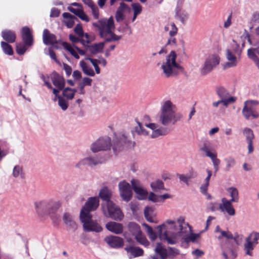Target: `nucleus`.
Here are the masks:
<instances>
[{
  "instance_id": "7",
  "label": "nucleus",
  "mask_w": 259,
  "mask_h": 259,
  "mask_svg": "<svg viewBox=\"0 0 259 259\" xmlns=\"http://www.w3.org/2000/svg\"><path fill=\"white\" fill-rule=\"evenodd\" d=\"M93 25L98 28L100 35L102 38H106L115 27L112 17L108 19H101L98 23H93Z\"/></svg>"
},
{
  "instance_id": "11",
  "label": "nucleus",
  "mask_w": 259,
  "mask_h": 259,
  "mask_svg": "<svg viewBox=\"0 0 259 259\" xmlns=\"http://www.w3.org/2000/svg\"><path fill=\"white\" fill-rule=\"evenodd\" d=\"M99 205V199L97 197H90L82 207L80 214L83 212L84 216H92L90 212L96 210Z\"/></svg>"
},
{
  "instance_id": "41",
  "label": "nucleus",
  "mask_w": 259,
  "mask_h": 259,
  "mask_svg": "<svg viewBox=\"0 0 259 259\" xmlns=\"http://www.w3.org/2000/svg\"><path fill=\"white\" fill-rule=\"evenodd\" d=\"M135 238L139 244L145 247L148 246L150 244L149 242L146 237L142 234V232L135 237Z\"/></svg>"
},
{
  "instance_id": "25",
  "label": "nucleus",
  "mask_w": 259,
  "mask_h": 259,
  "mask_svg": "<svg viewBox=\"0 0 259 259\" xmlns=\"http://www.w3.org/2000/svg\"><path fill=\"white\" fill-rule=\"evenodd\" d=\"M243 134L245 136L246 140L247 142L248 153L250 154L252 153L253 150L252 140L254 136L253 131L251 128L245 127L243 130Z\"/></svg>"
},
{
  "instance_id": "14",
  "label": "nucleus",
  "mask_w": 259,
  "mask_h": 259,
  "mask_svg": "<svg viewBox=\"0 0 259 259\" xmlns=\"http://www.w3.org/2000/svg\"><path fill=\"white\" fill-rule=\"evenodd\" d=\"M132 187L137 195V198L139 200H145L148 197V192L141 185L140 181L136 179H133L131 181Z\"/></svg>"
},
{
  "instance_id": "36",
  "label": "nucleus",
  "mask_w": 259,
  "mask_h": 259,
  "mask_svg": "<svg viewBox=\"0 0 259 259\" xmlns=\"http://www.w3.org/2000/svg\"><path fill=\"white\" fill-rule=\"evenodd\" d=\"M155 252L159 255L161 259H166L168 256L167 249L162 247L161 243H157Z\"/></svg>"
},
{
  "instance_id": "28",
  "label": "nucleus",
  "mask_w": 259,
  "mask_h": 259,
  "mask_svg": "<svg viewBox=\"0 0 259 259\" xmlns=\"http://www.w3.org/2000/svg\"><path fill=\"white\" fill-rule=\"evenodd\" d=\"M200 150L204 152L205 153V156L207 157H209L214 154L212 152L213 150L212 144L208 140H205L203 141Z\"/></svg>"
},
{
  "instance_id": "30",
  "label": "nucleus",
  "mask_w": 259,
  "mask_h": 259,
  "mask_svg": "<svg viewBox=\"0 0 259 259\" xmlns=\"http://www.w3.org/2000/svg\"><path fill=\"white\" fill-rule=\"evenodd\" d=\"M105 42H101L98 44H95L92 45L87 46V51L91 54L95 55L101 52L105 46Z\"/></svg>"
},
{
  "instance_id": "60",
  "label": "nucleus",
  "mask_w": 259,
  "mask_h": 259,
  "mask_svg": "<svg viewBox=\"0 0 259 259\" xmlns=\"http://www.w3.org/2000/svg\"><path fill=\"white\" fill-rule=\"evenodd\" d=\"M171 30L169 32L170 36L173 37L177 34L178 32V28L175 24L172 22L170 24Z\"/></svg>"
},
{
  "instance_id": "45",
  "label": "nucleus",
  "mask_w": 259,
  "mask_h": 259,
  "mask_svg": "<svg viewBox=\"0 0 259 259\" xmlns=\"http://www.w3.org/2000/svg\"><path fill=\"white\" fill-rule=\"evenodd\" d=\"M1 47L4 52L8 55H12L13 54V51L12 47L7 42L5 41L1 42Z\"/></svg>"
},
{
  "instance_id": "10",
  "label": "nucleus",
  "mask_w": 259,
  "mask_h": 259,
  "mask_svg": "<svg viewBox=\"0 0 259 259\" xmlns=\"http://www.w3.org/2000/svg\"><path fill=\"white\" fill-rule=\"evenodd\" d=\"M111 146V139L109 137H101L92 143L91 150L94 153L110 150Z\"/></svg>"
},
{
  "instance_id": "22",
  "label": "nucleus",
  "mask_w": 259,
  "mask_h": 259,
  "mask_svg": "<svg viewBox=\"0 0 259 259\" xmlns=\"http://www.w3.org/2000/svg\"><path fill=\"white\" fill-rule=\"evenodd\" d=\"M226 58L229 62H226L223 66L224 69H226L229 68L234 67L237 66L238 63V59L235 56L232 51L227 49L226 51Z\"/></svg>"
},
{
  "instance_id": "55",
  "label": "nucleus",
  "mask_w": 259,
  "mask_h": 259,
  "mask_svg": "<svg viewBox=\"0 0 259 259\" xmlns=\"http://www.w3.org/2000/svg\"><path fill=\"white\" fill-rule=\"evenodd\" d=\"M134 13L137 15L140 14L142 12V7L139 3H133L132 5Z\"/></svg>"
},
{
  "instance_id": "49",
  "label": "nucleus",
  "mask_w": 259,
  "mask_h": 259,
  "mask_svg": "<svg viewBox=\"0 0 259 259\" xmlns=\"http://www.w3.org/2000/svg\"><path fill=\"white\" fill-rule=\"evenodd\" d=\"M108 35H110V36L109 37H106V38H105V43L112 41L119 40L122 38V36L121 35H116L114 33L112 32V31Z\"/></svg>"
},
{
  "instance_id": "51",
  "label": "nucleus",
  "mask_w": 259,
  "mask_h": 259,
  "mask_svg": "<svg viewBox=\"0 0 259 259\" xmlns=\"http://www.w3.org/2000/svg\"><path fill=\"white\" fill-rule=\"evenodd\" d=\"M74 32L79 37H82L83 35H84L82 26L80 24H78L75 26L74 28Z\"/></svg>"
},
{
  "instance_id": "52",
  "label": "nucleus",
  "mask_w": 259,
  "mask_h": 259,
  "mask_svg": "<svg viewBox=\"0 0 259 259\" xmlns=\"http://www.w3.org/2000/svg\"><path fill=\"white\" fill-rule=\"evenodd\" d=\"M26 51L25 46L21 44L16 45V52L20 55H23Z\"/></svg>"
},
{
  "instance_id": "20",
  "label": "nucleus",
  "mask_w": 259,
  "mask_h": 259,
  "mask_svg": "<svg viewBox=\"0 0 259 259\" xmlns=\"http://www.w3.org/2000/svg\"><path fill=\"white\" fill-rule=\"evenodd\" d=\"M124 249L128 253L129 259L142 256L144 255V250L142 248L133 245L126 246Z\"/></svg>"
},
{
  "instance_id": "32",
  "label": "nucleus",
  "mask_w": 259,
  "mask_h": 259,
  "mask_svg": "<svg viewBox=\"0 0 259 259\" xmlns=\"http://www.w3.org/2000/svg\"><path fill=\"white\" fill-rule=\"evenodd\" d=\"M224 237L228 240L225 242V245L228 244L230 245V240H233L235 242L237 243V237L234 236L232 233L229 231H221V234L218 236V240H220L222 239V238Z\"/></svg>"
},
{
  "instance_id": "6",
  "label": "nucleus",
  "mask_w": 259,
  "mask_h": 259,
  "mask_svg": "<svg viewBox=\"0 0 259 259\" xmlns=\"http://www.w3.org/2000/svg\"><path fill=\"white\" fill-rule=\"evenodd\" d=\"M103 211L106 218H111L115 221H120L124 217L120 208L113 202H110L105 206H103Z\"/></svg>"
},
{
  "instance_id": "9",
  "label": "nucleus",
  "mask_w": 259,
  "mask_h": 259,
  "mask_svg": "<svg viewBox=\"0 0 259 259\" xmlns=\"http://www.w3.org/2000/svg\"><path fill=\"white\" fill-rule=\"evenodd\" d=\"M104 161V159L100 154H94L79 161L76 164L75 167L79 169L86 165L92 167L101 164Z\"/></svg>"
},
{
  "instance_id": "56",
  "label": "nucleus",
  "mask_w": 259,
  "mask_h": 259,
  "mask_svg": "<svg viewBox=\"0 0 259 259\" xmlns=\"http://www.w3.org/2000/svg\"><path fill=\"white\" fill-rule=\"evenodd\" d=\"M236 98L234 97H230L228 98L221 99V103L227 107L230 103H233L236 101Z\"/></svg>"
},
{
  "instance_id": "1",
  "label": "nucleus",
  "mask_w": 259,
  "mask_h": 259,
  "mask_svg": "<svg viewBox=\"0 0 259 259\" xmlns=\"http://www.w3.org/2000/svg\"><path fill=\"white\" fill-rule=\"evenodd\" d=\"M61 204L59 201L53 199L42 200L35 202L34 206L36 213L40 217L49 215L54 221L58 218L57 215L54 217L60 207Z\"/></svg>"
},
{
  "instance_id": "15",
  "label": "nucleus",
  "mask_w": 259,
  "mask_h": 259,
  "mask_svg": "<svg viewBox=\"0 0 259 259\" xmlns=\"http://www.w3.org/2000/svg\"><path fill=\"white\" fill-rule=\"evenodd\" d=\"M219 64V60L216 57L212 56L207 58L204 62L203 66L201 69V74L202 75L207 74Z\"/></svg>"
},
{
  "instance_id": "46",
  "label": "nucleus",
  "mask_w": 259,
  "mask_h": 259,
  "mask_svg": "<svg viewBox=\"0 0 259 259\" xmlns=\"http://www.w3.org/2000/svg\"><path fill=\"white\" fill-rule=\"evenodd\" d=\"M144 226L146 229V232L150 239L152 241L155 240L157 238V234L153 231L152 228L146 224H144Z\"/></svg>"
},
{
  "instance_id": "29",
  "label": "nucleus",
  "mask_w": 259,
  "mask_h": 259,
  "mask_svg": "<svg viewBox=\"0 0 259 259\" xmlns=\"http://www.w3.org/2000/svg\"><path fill=\"white\" fill-rule=\"evenodd\" d=\"M99 195L101 199L106 202V205L109 204L110 202H112L110 200L112 196V191L107 187H104L102 188L100 191Z\"/></svg>"
},
{
  "instance_id": "50",
  "label": "nucleus",
  "mask_w": 259,
  "mask_h": 259,
  "mask_svg": "<svg viewBox=\"0 0 259 259\" xmlns=\"http://www.w3.org/2000/svg\"><path fill=\"white\" fill-rule=\"evenodd\" d=\"M85 59L90 61V62L92 63V65L94 67L95 71L97 74H99L100 73V69L98 66L99 63L97 59H93L90 57H86Z\"/></svg>"
},
{
  "instance_id": "17",
  "label": "nucleus",
  "mask_w": 259,
  "mask_h": 259,
  "mask_svg": "<svg viewBox=\"0 0 259 259\" xmlns=\"http://www.w3.org/2000/svg\"><path fill=\"white\" fill-rule=\"evenodd\" d=\"M157 230V233L160 240H165L168 244H175L176 243V241L172 238L168 237L167 233V226L165 224H163L161 225L157 226L156 227Z\"/></svg>"
},
{
  "instance_id": "40",
  "label": "nucleus",
  "mask_w": 259,
  "mask_h": 259,
  "mask_svg": "<svg viewBox=\"0 0 259 259\" xmlns=\"http://www.w3.org/2000/svg\"><path fill=\"white\" fill-rule=\"evenodd\" d=\"M216 92L221 99H226L231 97L228 91L223 87H218Z\"/></svg>"
},
{
  "instance_id": "53",
  "label": "nucleus",
  "mask_w": 259,
  "mask_h": 259,
  "mask_svg": "<svg viewBox=\"0 0 259 259\" xmlns=\"http://www.w3.org/2000/svg\"><path fill=\"white\" fill-rule=\"evenodd\" d=\"M22 172V168L19 165L14 166L13 171V176L15 178H17L19 176L21 175Z\"/></svg>"
},
{
  "instance_id": "8",
  "label": "nucleus",
  "mask_w": 259,
  "mask_h": 259,
  "mask_svg": "<svg viewBox=\"0 0 259 259\" xmlns=\"http://www.w3.org/2000/svg\"><path fill=\"white\" fill-rule=\"evenodd\" d=\"M83 212L80 214V221L83 223V227L88 232H100L102 231V227L96 221L92 220V216H84Z\"/></svg>"
},
{
  "instance_id": "37",
  "label": "nucleus",
  "mask_w": 259,
  "mask_h": 259,
  "mask_svg": "<svg viewBox=\"0 0 259 259\" xmlns=\"http://www.w3.org/2000/svg\"><path fill=\"white\" fill-rule=\"evenodd\" d=\"M63 220L64 223L70 228L76 229L77 225L72 219V216L68 213H65L63 215Z\"/></svg>"
},
{
  "instance_id": "24",
  "label": "nucleus",
  "mask_w": 259,
  "mask_h": 259,
  "mask_svg": "<svg viewBox=\"0 0 259 259\" xmlns=\"http://www.w3.org/2000/svg\"><path fill=\"white\" fill-rule=\"evenodd\" d=\"M105 227L109 231L117 235L121 234L123 231L122 224L115 222L107 223Z\"/></svg>"
},
{
  "instance_id": "33",
  "label": "nucleus",
  "mask_w": 259,
  "mask_h": 259,
  "mask_svg": "<svg viewBox=\"0 0 259 259\" xmlns=\"http://www.w3.org/2000/svg\"><path fill=\"white\" fill-rule=\"evenodd\" d=\"M175 18L179 19L184 24L188 18V14L184 10L181 11L180 7H178L175 9Z\"/></svg>"
},
{
  "instance_id": "26",
  "label": "nucleus",
  "mask_w": 259,
  "mask_h": 259,
  "mask_svg": "<svg viewBox=\"0 0 259 259\" xmlns=\"http://www.w3.org/2000/svg\"><path fill=\"white\" fill-rule=\"evenodd\" d=\"M247 40L252 46V48L249 49L247 51V55L249 58H252L253 56H256V54L259 55V41H255L252 40L249 35H247Z\"/></svg>"
},
{
  "instance_id": "23",
  "label": "nucleus",
  "mask_w": 259,
  "mask_h": 259,
  "mask_svg": "<svg viewBox=\"0 0 259 259\" xmlns=\"http://www.w3.org/2000/svg\"><path fill=\"white\" fill-rule=\"evenodd\" d=\"M51 79L53 84L60 90H63L65 85V80L64 77L60 75L57 72L54 71L52 73Z\"/></svg>"
},
{
  "instance_id": "61",
  "label": "nucleus",
  "mask_w": 259,
  "mask_h": 259,
  "mask_svg": "<svg viewBox=\"0 0 259 259\" xmlns=\"http://www.w3.org/2000/svg\"><path fill=\"white\" fill-rule=\"evenodd\" d=\"M148 199L153 202H157L160 201L159 196L156 195L153 192H150Z\"/></svg>"
},
{
  "instance_id": "35",
  "label": "nucleus",
  "mask_w": 259,
  "mask_h": 259,
  "mask_svg": "<svg viewBox=\"0 0 259 259\" xmlns=\"http://www.w3.org/2000/svg\"><path fill=\"white\" fill-rule=\"evenodd\" d=\"M127 228L132 235L136 237L142 232L140 226L135 223L130 222L127 225Z\"/></svg>"
},
{
  "instance_id": "64",
  "label": "nucleus",
  "mask_w": 259,
  "mask_h": 259,
  "mask_svg": "<svg viewBox=\"0 0 259 259\" xmlns=\"http://www.w3.org/2000/svg\"><path fill=\"white\" fill-rule=\"evenodd\" d=\"M198 236V234L192 233L189 237H188L185 238V241L187 242H188L189 241L194 242H195L196 240L197 239Z\"/></svg>"
},
{
  "instance_id": "42",
  "label": "nucleus",
  "mask_w": 259,
  "mask_h": 259,
  "mask_svg": "<svg viewBox=\"0 0 259 259\" xmlns=\"http://www.w3.org/2000/svg\"><path fill=\"white\" fill-rule=\"evenodd\" d=\"M138 126L135 127L134 131L132 132L133 136H134V132L136 133L139 135L147 136L149 133L143 127L141 123L138 121Z\"/></svg>"
},
{
  "instance_id": "12",
  "label": "nucleus",
  "mask_w": 259,
  "mask_h": 259,
  "mask_svg": "<svg viewBox=\"0 0 259 259\" xmlns=\"http://www.w3.org/2000/svg\"><path fill=\"white\" fill-rule=\"evenodd\" d=\"M118 188L120 196L122 200L125 202L130 201L133 195L132 187H131L129 183L123 181L119 183Z\"/></svg>"
},
{
  "instance_id": "57",
  "label": "nucleus",
  "mask_w": 259,
  "mask_h": 259,
  "mask_svg": "<svg viewBox=\"0 0 259 259\" xmlns=\"http://www.w3.org/2000/svg\"><path fill=\"white\" fill-rule=\"evenodd\" d=\"M40 78L44 81V84L49 88L52 89V86L49 81V76H45L43 74H40Z\"/></svg>"
},
{
  "instance_id": "16",
  "label": "nucleus",
  "mask_w": 259,
  "mask_h": 259,
  "mask_svg": "<svg viewBox=\"0 0 259 259\" xmlns=\"http://www.w3.org/2000/svg\"><path fill=\"white\" fill-rule=\"evenodd\" d=\"M104 241L111 248L118 249L124 245L123 239L117 236L109 235L105 237Z\"/></svg>"
},
{
  "instance_id": "47",
  "label": "nucleus",
  "mask_w": 259,
  "mask_h": 259,
  "mask_svg": "<svg viewBox=\"0 0 259 259\" xmlns=\"http://www.w3.org/2000/svg\"><path fill=\"white\" fill-rule=\"evenodd\" d=\"M224 161L226 163L225 170L228 171L230 168L234 166L236 164V161L234 158L232 157H228L224 159Z\"/></svg>"
},
{
  "instance_id": "59",
  "label": "nucleus",
  "mask_w": 259,
  "mask_h": 259,
  "mask_svg": "<svg viewBox=\"0 0 259 259\" xmlns=\"http://www.w3.org/2000/svg\"><path fill=\"white\" fill-rule=\"evenodd\" d=\"M239 201V198H231L230 199L227 200L225 198H223L222 199V202L225 203L226 204L229 205H232V203L233 202H238Z\"/></svg>"
},
{
  "instance_id": "39",
  "label": "nucleus",
  "mask_w": 259,
  "mask_h": 259,
  "mask_svg": "<svg viewBox=\"0 0 259 259\" xmlns=\"http://www.w3.org/2000/svg\"><path fill=\"white\" fill-rule=\"evenodd\" d=\"M79 65L82 70V71L85 74L90 76H95V74L93 69L91 67L88 66L86 63L84 61H80L79 62Z\"/></svg>"
},
{
  "instance_id": "19",
  "label": "nucleus",
  "mask_w": 259,
  "mask_h": 259,
  "mask_svg": "<svg viewBox=\"0 0 259 259\" xmlns=\"http://www.w3.org/2000/svg\"><path fill=\"white\" fill-rule=\"evenodd\" d=\"M145 125L153 131L151 135L152 138H155L160 136H165L168 133L166 128L162 127L158 128V125L156 123H151L146 124Z\"/></svg>"
},
{
  "instance_id": "4",
  "label": "nucleus",
  "mask_w": 259,
  "mask_h": 259,
  "mask_svg": "<svg viewBox=\"0 0 259 259\" xmlns=\"http://www.w3.org/2000/svg\"><path fill=\"white\" fill-rule=\"evenodd\" d=\"M135 142L132 141L124 134L115 135L112 142V149L115 154L124 149L133 148Z\"/></svg>"
},
{
  "instance_id": "3",
  "label": "nucleus",
  "mask_w": 259,
  "mask_h": 259,
  "mask_svg": "<svg viewBox=\"0 0 259 259\" xmlns=\"http://www.w3.org/2000/svg\"><path fill=\"white\" fill-rule=\"evenodd\" d=\"M177 55L175 51H172L166 56V61L163 62L161 68L166 77L176 76L179 70H182L183 67L176 62Z\"/></svg>"
},
{
  "instance_id": "58",
  "label": "nucleus",
  "mask_w": 259,
  "mask_h": 259,
  "mask_svg": "<svg viewBox=\"0 0 259 259\" xmlns=\"http://www.w3.org/2000/svg\"><path fill=\"white\" fill-rule=\"evenodd\" d=\"M233 41L234 43V45H232L233 50L232 52H234L236 55L240 56L241 53V51L239 49L240 46L234 40H233Z\"/></svg>"
},
{
  "instance_id": "21",
  "label": "nucleus",
  "mask_w": 259,
  "mask_h": 259,
  "mask_svg": "<svg viewBox=\"0 0 259 259\" xmlns=\"http://www.w3.org/2000/svg\"><path fill=\"white\" fill-rule=\"evenodd\" d=\"M21 37L25 45L30 46L33 45L32 35L29 27L25 26L22 28Z\"/></svg>"
},
{
  "instance_id": "48",
  "label": "nucleus",
  "mask_w": 259,
  "mask_h": 259,
  "mask_svg": "<svg viewBox=\"0 0 259 259\" xmlns=\"http://www.w3.org/2000/svg\"><path fill=\"white\" fill-rule=\"evenodd\" d=\"M227 193L231 198H239V192L238 189L234 187L228 188L226 189Z\"/></svg>"
},
{
  "instance_id": "18",
  "label": "nucleus",
  "mask_w": 259,
  "mask_h": 259,
  "mask_svg": "<svg viewBox=\"0 0 259 259\" xmlns=\"http://www.w3.org/2000/svg\"><path fill=\"white\" fill-rule=\"evenodd\" d=\"M248 101L244 102V107L242 109V114L246 119H249L251 117L252 118H257L259 114L256 111L255 108L252 105L247 104Z\"/></svg>"
},
{
  "instance_id": "5",
  "label": "nucleus",
  "mask_w": 259,
  "mask_h": 259,
  "mask_svg": "<svg viewBox=\"0 0 259 259\" xmlns=\"http://www.w3.org/2000/svg\"><path fill=\"white\" fill-rule=\"evenodd\" d=\"M258 243L259 232L252 231L246 237L243 244L245 255L252 257L253 255V250Z\"/></svg>"
},
{
  "instance_id": "63",
  "label": "nucleus",
  "mask_w": 259,
  "mask_h": 259,
  "mask_svg": "<svg viewBox=\"0 0 259 259\" xmlns=\"http://www.w3.org/2000/svg\"><path fill=\"white\" fill-rule=\"evenodd\" d=\"M92 12V14L94 18L97 19L99 18V13L98 7L95 5L93 7L91 8Z\"/></svg>"
},
{
  "instance_id": "13",
  "label": "nucleus",
  "mask_w": 259,
  "mask_h": 259,
  "mask_svg": "<svg viewBox=\"0 0 259 259\" xmlns=\"http://www.w3.org/2000/svg\"><path fill=\"white\" fill-rule=\"evenodd\" d=\"M178 226H174L175 234L176 235L183 237L188 234V228L191 230V227L188 223L185 222V219L183 217H179L177 220Z\"/></svg>"
},
{
  "instance_id": "31",
  "label": "nucleus",
  "mask_w": 259,
  "mask_h": 259,
  "mask_svg": "<svg viewBox=\"0 0 259 259\" xmlns=\"http://www.w3.org/2000/svg\"><path fill=\"white\" fill-rule=\"evenodd\" d=\"M2 36L4 40L9 43H13L16 40L15 32L10 30H4L2 32Z\"/></svg>"
},
{
  "instance_id": "2",
  "label": "nucleus",
  "mask_w": 259,
  "mask_h": 259,
  "mask_svg": "<svg viewBox=\"0 0 259 259\" xmlns=\"http://www.w3.org/2000/svg\"><path fill=\"white\" fill-rule=\"evenodd\" d=\"M174 106L169 100L166 101L162 105L159 122L163 126H167L170 123L175 124L182 118L181 114L175 113L173 110Z\"/></svg>"
},
{
  "instance_id": "43",
  "label": "nucleus",
  "mask_w": 259,
  "mask_h": 259,
  "mask_svg": "<svg viewBox=\"0 0 259 259\" xmlns=\"http://www.w3.org/2000/svg\"><path fill=\"white\" fill-rule=\"evenodd\" d=\"M58 105L63 111H66L69 106L68 100L62 96H59L58 99Z\"/></svg>"
},
{
  "instance_id": "27",
  "label": "nucleus",
  "mask_w": 259,
  "mask_h": 259,
  "mask_svg": "<svg viewBox=\"0 0 259 259\" xmlns=\"http://www.w3.org/2000/svg\"><path fill=\"white\" fill-rule=\"evenodd\" d=\"M42 38L44 43L46 45H54L57 44L56 35L54 34L50 33L49 31L47 29L44 30Z\"/></svg>"
},
{
  "instance_id": "38",
  "label": "nucleus",
  "mask_w": 259,
  "mask_h": 259,
  "mask_svg": "<svg viewBox=\"0 0 259 259\" xmlns=\"http://www.w3.org/2000/svg\"><path fill=\"white\" fill-rule=\"evenodd\" d=\"M62 95L63 97L66 98L68 100H71L73 99L75 93L77 92L76 89H72L69 87L64 88L63 89Z\"/></svg>"
},
{
  "instance_id": "54",
  "label": "nucleus",
  "mask_w": 259,
  "mask_h": 259,
  "mask_svg": "<svg viewBox=\"0 0 259 259\" xmlns=\"http://www.w3.org/2000/svg\"><path fill=\"white\" fill-rule=\"evenodd\" d=\"M167 251L169 256H176L180 253L179 250L175 247H168Z\"/></svg>"
},
{
  "instance_id": "62",
  "label": "nucleus",
  "mask_w": 259,
  "mask_h": 259,
  "mask_svg": "<svg viewBox=\"0 0 259 259\" xmlns=\"http://www.w3.org/2000/svg\"><path fill=\"white\" fill-rule=\"evenodd\" d=\"M209 157L211 160V161L213 163V166L219 165L220 164V160L217 158V156L215 153L209 156Z\"/></svg>"
},
{
  "instance_id": "44",
  "label": "nucleus",
  "mask_w": 259,
  "mask_h": 259,
  "mask_svg": "<svg viewBox=\"0 0 259 259\" xmlns=\"http://www.w3.org/2000/svg\"><path fill=\"white\" fill-rule=\"evenodd\" d=\"M152 190L154 191H156L158 190L164 189V183L162 181L160 180H157L154 182H153L150 184Z\"/></svg>"
},
{
  "instance_id": "34",
  "label": "nucleus",
  "mask_w": 259,
  "mask_h": 259,
  "mask_svg": "<svg viewBox=\"0 0 259 259\" xmlns=\"http://www.w3.org/2000/svg\"><path fill=\"white\" fill-rule=\"evenodd\" d=\"M219 209L223 213H227L230 216H233L235 214V210L233 205H229L222 202L219 204Z\"/></svg>"
}]
</instances>
